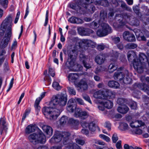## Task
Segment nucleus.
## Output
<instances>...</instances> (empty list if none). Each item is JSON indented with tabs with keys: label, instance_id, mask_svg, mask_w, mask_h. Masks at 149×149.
<instances>
[{
	"label": "nucleus",
	"instance_id": "8fccbe9b",
	"mask_svg": "<svg viewBox=\"0 0 149 149\" xmlns=\"http://www.w3.org/2000/svg\"><path fill=\"white\" fill-rule=\"evenodd\" d=\"M68 117L65 116H63L60 119V124L61 125H63L68 121Z\"/></svg>",
	"mask_w": 149,
	"mask_h": 149
},
{
	"label": "nucleus",
	"instance_id": "9b49d317",
	"mask_svg": "<svg viewBox=\"0 0 149 149\" xmlns=\"http://www.w3.org/2000/svg\"><path fill=\"white\" fill-rule=\"evenodd\" d=\"M123 36L124 39L128 42H133L135 40L134 35L128 31L125 32L123 34Z\"/></svg>",
	"mask_w": 149,
	"mask_h": 149
},
{
	"label": "nucleus",
	"instance_id": "f3484780",
	"mask_svg": "<svg viewBox=\"0 0 149 149\" xmlns=\"http://www.w3.org/2000/svg\"><path fill=\"white\" fill-rule=\"evenodd\" d=\"M107 13L103 10L101 11L100 13V19L98 20V22L100 24H106L105 22L107 20Z\"/></svg>",
	"mask_w": 149,
	"mask_h": 149
},
{
	"label": "nucleus",
	"instance_id": "c85d7f7f",
	"mask_svg": "<svg viewBox=\"0 0 149 149\" xmlns=\"http://www.w3.org/2000/svg\"><path fill=\"white\" fill-rule=\"evenodd\" d=\"M68 106L67 108L68 111L69 112H73L74 110L76 109V105L75 104L73 103H69L68 101Z\"/></svg>",
	"mask_w": 149,
	"mask_h": 149
},
{
	"label": "nucleus",
	"instance_id": "69168bd1",
	"mask_svg": "<svg viewBox=\"0 0 149 149\" xmlns=\"http://www.w3.org/2000/svg\"><path fill=\"white\" fill-rule=\"evenodd\" d=\"M118 139V138L117 135L115 134H113L112 137V140L113 142L114 143H116Z\"/></svg>",
	"mask_w": 149,
	"mask_h": 149
},
{
	"label": "nucleus",
	"instance_id": "0eeeda50",
	"mask_svg": "<svg viewBox=\"0 0 149 149\" xmlns=\"http://www.w3.org/2000/svg\"><path fill=\"white\" fill-rule=\"evenodd\" d=\"M133 65L134 68L139 73H141L143 72V63L142 61H139L138 59L137 58L134 60Z\"/></svg>",
	"mask_w": 149,
	"mask_h": 149
},
{
	"label": "nucleus",
	"instance_id": "ddd939ff",
	"mask_svg": "<svg viewBox=\"0 0 149 149\" xmlns=\"http://www.w3.org/2000/svg\"><path fill=\"white\" fill-rule=\"evenodd\" d=\"M77 87L82 91H86L88 88L87 81L85 79H81L78 84Z\"/></svg>",
	"mask_w": 149,
	"mask_h": 149
},
{
	"label": "nucleus",
	"instance_id": "338daca9",
	"mask_svg": "<svg viewBox=\"0 0 149 149\" xmlns=\"http://www.w3.org/2000/svg\"><path fill=\"white\" fill-rule=\"evenodd\" d=\"M112 40L115 43L117 44L120 41V39L119 37H115L112 39Z\"/></svg>",
	"mask_w": 149,
	"mask_h": 149
},
{
	"label": "nucleus",
	"instance_id": "2eb2a0df",
	"mask_svg": "<svg viewBox=\"0 0 149 149\" xmlns=\"http://www.w3.org/2000/svg\"><path fill=\"white\" fill-rule=\"evenodd\" d=\"M105 60V56L104 54H100L95 57V61L98 64L101 65L104 63Z\"/></svg>",
	"mask_w": 149,
	"mask_h": 149
},
{
	"label": "nucleus",
	"instance_id": "603ef678",
	"mask_svg": "<svg viewBox=\"0 0 149 149\" xmlns=\"http://www.w3.org/2000/svg\"><path fill=\"white\" fill-rule=\"evenodd\" d=\"M76 143L81 146L84 145L85 143V141L81 139L77 138L75 139Z\"/></svg>",
	"mask_w": 149,
	"mask_h": 149
},
{
	"label": "nucleus",
	"instance_id": "a19ab883",
	"mask_svg": "<svg viewBox=\"0 0 149 149\" xmlns=\"http://www.w3.org/2000/svg\"><path fill=\"white\" fill-rule=\"evenodd\" d=\"M137 46L136 44L133 43H130L125 46V48L127 49H134Z\"/></svg>",
	"mask_w": 149,
	"mask_h": 149
},
{
	"label": "nucleus",
	"instance_id": "4d7b16f0",
	"mask_svg": "<svg viewBox=\"0 0 149 149\" xmlns=\"http://www.w3.org/2000/svg\"><path fill=\"white\" fill-rule=\"evenodd\" d=\"M95 9V6L92 5L89 6V8H88V10L86 11L89 12L91 13H93Z\"/></svg>",
	"mask_w": 149,
	"mask_h": 149
},
{
	"label": "nucleus",
	"instance_id": "6e6552de",
	"mask_svg": "<svg viewBox=\"0 0 149 149\" xmlns=\"http://www.w3.org/2000/svg\"><path fill=\"white\" fill-rule=\"evenodd\" d=\"M92 41L87 39H83L81 40L79 42V46L84 49H87L88 47L91 46Z\"/></svg>",
	"mask_w": 149,
	"mask_h": 149
},
{
	"label": "nucleus",
	"instance_id": "e433bc0d",
	"mask_svg": "<svg viewBox=\"0 0 149 149\" xmlns=\"http://www.w3.org/2000/svg\"><path fill=\"white\" fill-rule=\"evenodd\" d=\"M79 61L83 63H84L88 59V57L83 53H81L79 55Z\"/></svg>",
	"mask_w": 149,
	"mask_h": 149
},
{
	"label": "nucleus",
	"instance_id": "774afa93",
	"mask_svg": "<svg viewBox=\"0 0 149 149\" xmlns=\"http://www.w3.org/2000/svg\"><path fill=\"white\" fill-rule=\"evenodd\" d=\"M84 67L87 69H88L91 68V66L89 63H88L86 62V61L84 63H83Z\"/></svg>",
	"mask_w": 149,
	"mask_h": 149
},
{
	"label": "nucleus",
	"instance_id": "393cba45",
	"mask_svg": "<svg viewBox=\"0 0 149 149\" xmlns=\"http://www.w3.org/2000/svg\"><path fill=\"white\" fill-rule=\"evenodd\" d=\"M76 102H78L79 104L81 105H83L84 104V102L83 100L80 98L75 97V98L71 99L69 100V103H74Z\"/></svg>",
	"mask_w": 149,
	"mask_h": 149
},
{
	"label": "nucleus",
	"instance_id": "37998d69",
	"mask_svg": "<svg viewBox=\"0 0 149 149\" xmlns=\"http://www.w3.org/2000/svg\"><path fill=\"white\" fill-rule=\"evenodd\" d=\"M125 73L127 74V76L124 78L123 81L124 84H130L131 81V79L127 75L128 72L127 70L126 71Z\"/></svg>",
	"mask_w": 149,
	"mask_h": 149
},
{
	"label": "nucleus",
	"instance_id": "72a5a7b5",
	"mask_svg": "<svg viewBox=\"0 0 149 149\" xmlns=\"http://www.w3.org/2000/svg\"><path fill=\"white\" fill-rule=\"evenodd\" d=\"M68 77L70 81H73L77 79L78 77V76L77 74L71 73L69 74Z\"/></svg>",
	"mask_w": 149,
	"mask_h": 149
},
{
	"label": "nucleus",
	"instance_id": "5701e85b",
	"mask_svg": "<svg viewBox=\"0 0 149 149\" xmlns=\"http://www.w3.org/2000/svg\"><path fill=\"white\" fill-rule=\"evenodd\" d=\"M36 129V127L33 125L31 124L27 126L25 129L26 134H29L34 132Z\"/></svg>",
	"mask_w": 149,
	"mask_h": 149
},
{
	"label": "nucleus",
	"instance_id": "c756f323",
	"mask_svg": "<svg viewBox=\"0 0 149 149\" xmlns=\"http://www.w3.org/2000/svg\"><path fill=\"white\" fill-rule=\"evenodd\" d=\"M45 92L43 93L41 95V97H39V99H37L36 100L35 104V106L36 109H37L38 110H39L40 109V107L39 105V102H40L41 100L42 99V98H43L45 96Z\"/></svg>",
	"mask_w": 149,
	"mask_h": 149
},
{
	"label": "nucleus",
	"instance_id": "bf43d9fd",
	"mask_svg": "<svg viewBox=\"0 0 149 149\" xmlns=\"http://www.w3.org/2000/svg\"><path fill=\"white\" fill-rule=\"evenodd\" d=\"M69 122L70 124H72L73 125H77L78 123V122L77 120H76L72 118H70L69 120Z\"/></svg>",
	"mask_w": 149,
	"mask_h": 149
},
{
	"label": "nucleus",
	"instance_id": "1a4fd4ad",
	"mask_svg": "<svg viewBox=\"0 0 149 149\" xmlns=\"http://www.w3.org/2000/svg\"><path fill=\"white\" fill-rule=\"evenodd\" d=\"M81 0H77L76 2L75 3L70 5V7L72 9L76 10L78 12L82 14V10H83V8H81Z\"/></svg>",
	"mask_w": 149,
	"mask_h": 149
},
{
	"label": "nucleus",
	"instance_id": "79ce46f5",
	"mask_svg": "<svg viewBox=\"0 0 149 149\" xmlns=\"http://www.w3.org/2000/svg\"><path fill=\"white\" fill-rule=\"evenodd\" d=\"M127 100L123 98H119L117 100V103L119 105H125V104L127 103Z\"/></svg>",
	"mask_w": 149,
	"mask_h": 149
},
{
	"label": "nucleus",
	"instance_id": "e2e57ef3",
	"mask_svg": "<svg viewBox=\"0 0 149 149\" xmlns=\"http://www.w3.org/2000/svg\"><path fill=\"white\" fill-rule=\"evenodd\" d=\"M83 97L84 99L88 102L90 103H92L90 98L88 95H83Z\"/></svg>",
	"mask_w": 149,
	"mask_h": 149
},
{
	"label": "nucleus",
	"instance_id": "20e7f679",
	"mask_svg": "<svg viewBox=\"0 0 149 149\" xmlns=\"http://www.w3.org/2000/svg\"><path fill=\"white\" fill-rule=\"evenodd\" d=\"M102 29L98 30L97 32V35L100 37H102L107 35L108 33L111 32V29L107 24H101Z\"/></svg>",
	"mask_w": 149,
	"mask_h": 149
},
{
	"label": "nucleus",
	"instance_id": "4468645a",
	"mask_svg": "<svg viewBox=\"0 0 149 149\" xmlns=\"http://www.w3.org/2000/svg\"><path fill=\"white\" fill-rule=\"evenodd\" d=\"M11 36V35L9 36L8 35L6 36V33L5 34L4 38L0 44V49H4L7 46Z\"/></svg>",
	"mask_w": 149,
	"mask_h": 149
},
{
	"label": "nucleus",
	"instance_id": "dca6fc26",
	"mask_svg": "<svg viewBox=\"0 0 149 149\" xmlns=\"http://www.w3.org/2000/svg\"><path fill=\"white\" fill-rule=\"evenodd\" d=\"M42 128L44 132L47 135L48 137H49L52 135L53 130L51 127L46 125H43L42 126Z\"/></svg>",
	"mask_w": 149,
	"mask_h": 149
},
{
	"label": "nucleus",
	"instance_id": "f8f14e48",
	"mask_svg": "<svg viewBox=\"0 0 149 149\" xmlns=\"http://www.w3.org/2000/svg\"><path fill=\"white\" fill-rule=\"evenodd\" d=\"M62 140V143L64 145H66L69 143L70 138L71 134L68 132H63L61 133Z\"/></svg>",
	"mask_w": 149,
	"mask_h": 149
},
{
	"label": "nucleus",
	"instance_id": "b1692460",
	"mask_svg": "<svg viewBox=\"0 0 149 149\" xmlns=\"http://www.w3.org/2000/svg\"><path fill=\"white\" fill-rule=\"evenodd\" d=\"M118 111L122 114L126 113L129 110V108L125 105H121L117 109Z\"/></svg>",
	"mask_w": 149,
	"mask_h": 149
},
{
	"label": "nucleus",
	"instance_id": "864d4df0",
	"mask_svg": "<svg viewBox=\"0 0 149 149\" xmlns=\"http://www.w3.org/2000/svg\"><path fill=\"white\" fill-rule=\"evenodd\" d=\"M68 92L71 95H75L76 94V92L75 90L72 87H68Z\"/></svg>",
	"mask_w": 149,
	"mask_h": 149
},
{
	"label": "nucleus",
	"instance_id": "6e6d98bb",
	"mask_svg": "<svg viewBox=\"0 0 149 149\" xmlns=\"http://www.w3.org/2000/svg\"><path fill=\"white\" fill-rule=\"evenodd\" d=\"M52 86L54 88V89L57 90L60 89L61 88L59 84L56 82H53L52 84Z\"/></svg>",
	"mask_w": 149,
	"mask_h": 149
},
{
	"label": "nucleus",
	"instance_id": "473e14b6",
	"mask_svg": "<svg viewBox=\"0 0 149 149\" xmlns=\"http://www.w3.org/2000/svg\"><path fill=\"white\" fill-rule=\"evenodd\" d=\"M103 104L104 107L108 109H111L113 107V104L112 102L109 100H107L105 102H103Z\"/></svg>",
	"mask_w": 149,
	"mask_h": 149
},
{
	"label": "nucleus",
	"instance_id": "4be33fe9",
	"mask_svg": "<svg viewBox=\"0 0 149 149\" xmlns=\"http://www.w3.org/2000/svg\"><path fill=\"white\" fill-rule=\"evenodd\" d=\"M68 58L75 59L78 54V51L76 49H74L71 51H68Z\"/></svg>",
	"mask_w": 149,
	"mask_h": 149
},
{
	"label": "nucleus",
	"instance_id": "ea45409f",
	"mask_svg": "<svg viewBox=\"0 0 149 149\" xmlns=\"http://www.w3.org/2000/svg\"><path fill=\"white\" fill-rule=\"evenodd\" d=\"M102 90H100L94 93L93 96L96 98L102 99Z\"/></svg>",
	"mask_w": 149,
	"mask_h": 149
},
{
	"label": "nucleus",
	"instance_id": "aec40b11",
	"mask_svg": "<svg viewBox=\"0 0 149 149\" xmlns=\"http://www.w3.org/2000/svg\"><path fill=\"white\" fill-rule=\"evenodd\" d=\"M5 120L4 118H1L0 120V133L1 134L3 131L6 132L7 128L6 125Z\"/></svg>",
	"mask_w": 149,
	"mask_h": 149
},
{
	"label": "nucleus",
	"instance_id": "39448f33",
	"mask_svg": "<svg viewBox=\"0 0 149 149\" xmlns=\"http://www.w3.org/2000/svg\"><path fill=\"white\" fill-rule=\"evenodd\" d=\"M75 59L68 58L67 61L66 63V65L68 67H73V70L78 71L82 69V67L80 65H75L74 63Z\"/></svg>",
	"mask_w": 149,
	"mask_h": 149
},
{
	"label": "nucleus",
	"instance_id": "6ab92c4d",
	"mask_svg": "<svg viewBox=\"0 0 149 149\" xmlns=\"http://www.w3.org/2000/svg\"><path fill=\"white\" fill-rule=\"evenodd\" d=\"M102 99H105L108 97H111L114 95V93L108 89L102 90Z\"/></svg>",
	"mask_w": 149,
	"mask_h": 149
},
{
	"label": "nucleus",
	"instance_id": "c9c22d12",
	"mask_svg": "<svg viewBox=\"0 0 149 149\" xmlns=\"http://www.w3.org/2000/svg\"><path fill=\"white\" fill-rule=\"evenodd\" d=\"M139 61H142V63H144L145 61L147 62L146 55L143 53H140L139 55Z\"/></svg>",
	"mask_w": 149,
	"mask_h": 149
},
{
	"label": "nucleus",
	"instance_id": "7c9ffc66",
	"mask_svg": "<svg viewBox=\"0 0 149 149\" xmlns=\"http://www.w3.org/2000/svg\"><path fill=\"white\" fill-rule=\"evenodd\" d=\"M108 86L111 88H118L119 86V84L115 81H110L108 83Z\"/></svg>",
	"mask_w": 149,
	"mask_h": 149
},
{
	"label": "nucleus",
	"instance_id": "09e8293b",
	"mask_svg": "<svg viewBox=\"0 0 149 149\" xmlns=\"http://www.w3.org/2000/svg\"><path fill=\"white\" fill-rule=\"evenodd\" d=\"M8 3V0H0V4L5 9L7 7Z\"/></svg>",
	"mask_w": 149,
	"mask_h": 149
},
{
	"label": "nucleus",
	"instance_id": "2f4dec72",
	"mask_svg": "<svg viewBox=\"0 0 149 149\" xmlns=\"http://www.w3.org/2000/svg\"><path fill=\"white\" fill-rule=\"evenodd\" d=\"M122 15L123 19H124L127 21H130L132 17H133L131 14L126 13H123Z\"/></svg>",
	"mask_w": 149,
	"mask_h": 149
},
{
	"label": "nucleus",
	"instance_id": "bb28decb",
	"mask_svg": "<svg viewBox=\"0 0 149 149\" xmlns=\"http://www.w3.org/2000/svg\"><path fill=\"white\" fill-rule=\"evenodd\" d=\"M124 77V75L120 72H116L115 73L114 75V78L115 80L119 79L121 81L123 79Z\"/></svg>",
	"mask_w": 149,
	"mask_h": 149
},
{
	"label": "nucleus",
	"instance_id": "4c0bfd02",
	"mask_svg": "<svg viewBox=\"0 0 149 149\" xmlns=\"http://www.w3.org/2000/svg\"><path fill=\"white\" fill-rule=\"evenodd\" d=\"M100 25H101V24H100L98 22L97 23L96 22L94 21L90 24L89 27L92 29H96Z\"/></svg>",
	"mask_w": 149,
	"mask_h": 149
},
{
	"label": "nucleus",
	"instance_id": "49530a36",
	"mask_svg": "<svg viewBox=\"0 0 149 149\" xmlns=\"http://www.w3.org/2000/svg\"><path fill=\"white\" fill-rule=\"evenodd\" d=\"M89 129L91 131H94L96 129V126L95 124L93 122L89 124Z\"/></svg>",
	"mask_w": 149,
	"mask_h": 149
},
{
	"label": "nucleus",
	"instance_id": "a18cd8bd",
	"mask_svg": "<svg viewBox=\"0 0 149 149\" xmlns=\"http://www.w3.org/2000/svg\"><path fill=\"white\" fill-rule=\"evenodd\" d=\"M116 66L114 63H111L109 66V72L111 73L117 69Z\"/></svg>",
	"mask_w": 149,
	"mask_h": 149
},
{
	"label": "nucleus",
	"instance_id": "a211bd4d",
	"mask_svg": "<svg viewBox=\"0 0 149 149\" xmlns=\"http://www.w3.org/2000/svg\"><path fill=\"white\" fill-rule=\"evenodd\" d=\"M51 139L56 142H59L61 141L62 142V137L61 133L58 131L56 132Z\"/></svg>",
	"mask_w": 149,
	"mask_h": 149
},
{
	"label": "nucleus",
	"instance_id": "680f3d73",
	"mask_svg": "<svg viewBox=\"0 0 149 149\" xmlns=\"http://www.w3.org/2000/svg\"><path fill=\"white\" fill-rule=\"evenodd\" d=\"M109 5V3L107 0H101V5L104 6H107Z\"/></svg>",
	"mask_w": 149,
	"mask_h": 149
},
{
	"label": "nucleus",
	"instance_id": "9d476101",
	"mask_svg": "<svg viewBox=\"0 0 149 149\" xmlns=\"http://www.w3.org/2000/svg\"><path fill=\"white\" fill-rule=\"evenodd\" d=\"M79 33L81 36H89L93 33V31L89 29L80 27L78 29Z\"/></svg>",
	"mask_w": 149,
	"mask_h": 149
},
{
	"label": "nucleus",
	"instance_id": "052dcab7",
	"mask_svg": "<svg viewBox=\"0 0 149 149\" xmlns=\"http://www.w3.org/2000/svg\"><path fill=\"white\" fill-rule=\"evenodd\" d=\"M100 137L107 142H109L110 141V139L108 137L104 134H100Z\"/></svg>",
	"mask_w": 149,
	"mask_h": 149
},
{
	"label": "nucleus",
	"instance_id": "13d9d810",
	"mask_svg": "<svg viewBox=\"0 0 149 149\" xmlns=\"http://www.w3.org/2000/svg\"><path fill=\"white\" fill-rule=\"evenodd\" d=\"M94 143L95 144H98L100 145H105V143L104 142L99 140L95 139L94 140Z\"/></svg>",
	"mask_w": 149,
	"mask_h": 149
},
{
	"label": "nucleus",
	"instance_id": "58836bf2",
	"mask_svg": "<svg viewBox=\"0 0 149 149\" xmlns=\"http://www.w3.org/2000/svg\"><path fill=\"white\" fill-rule=\"evenodd\" d=\"M135 85L140 89L145 91L147 85L144 83L135 84Z\"/></svg>",
	"mask_w": 149,
	"mask_h": 149
},
{
	"label": "nucleus",
	"instance_id": "f03ea898",
	"mask_svg": "<svg viewBox=\"0 0 149 149\" xmlns=\"http://www.w3.org/2000/svg\"><path fill=\"white\" fill-rule=\"evenodd\" d=\"M13 16L12 15H9L3 21L1 24V29L0 31H2L1 33H4L6 31V36L12 35V26Z\"/></svg>",
	"mask_w": 149,
	"mask_h": 149
},
{
	"label": "nucleus",
	"instance_id": "5fc2aeb1",
	"mask_svg": "<svg viewBox=\"0 0 149 149\" xmlns=\"http://www.w3.org/2000/svg\"><path fill=\"white\" fill-rule=\"evenodd\" d=\"M115 19L119 21L120 22H122L123 19L122 14L116 15L115 17Z\"/></svg>",
	"mask_w": 149,
	"mask_h": 149
},
{
	"label": "nucleus",
	"instance_id": "c03bdc74",
	"mask_svg": "<svg viewBox=\"0 0 149 149\" xmlns=\"http://www.w3.org/2000/svg\"><path fill=\"white\" fill-rule=\"evenodd\" d=\"M131 19L130 21L131 24L134 25L138 26L139 24V21L135 17H133Z\"/></svg>",
	"mask_w": 149,
	"mask_h": 149
},
{
	"label": "nucleus",
	"instance_id": "0e129e2a",
	"mask_svg": "<svg viewBox=\"0 0 149 149\" xmlns=\"http://www.w3.org/2000/svg\"><path fill=\"white\" fill-rule=\"evenodd\" d=\"M81 125L84 128H86L89 127V124L85 121H82L81 123Z\"/></svg>",
	"mask_w": 149,
	"mask_h": 149
},
{
	"label": "nucleus",
	"instance_id": "f257e3e1",
	"mask_svg": "<svg viewBox=\"0 0 149 149\" xmlns=\"http://www.w3.org/2000/svg\"><path fill=\"white\" fill-rule=\"evenodd\" d=\"M67 101L65 94H61L54 96L49 103L50 107H45L43 108V113L46 118L50 120H56L63 110L61 108L57 109L54 108L53 106L57 104L64 106L66 104Z\"/></svg>",
	"mask_w": 149,
	"mask_h": 149
},
{
	"label": "nucleus",
	"instance_id": "a878e982",
	"mask_svg": "<svg viewBox=\"0 0 149 149\" xmlns=\"http://www.w3.org/2000/svg\"><path fill=\"white\" fill-rule=\"evenodd\" d=\"M127 57L129 61H134L136 59V55L135 53L133 51H130L127 53Z\"/></svg>",
	"mask_w": 149,
	"mask_h": 149
},
{
	"label": "nucleus",
	"instance_id": "3c124183",
	"mask_svg": "<svg viewBox=\"0 0 149 149\" xmlns=\"http://www.w3.org/2000/svg\"><path fill=\"white\" fill-rule=\"evenodd\" d=\"M121 7L124 10L130 12L132 11L131 8L127 6V5L124 2H122L121 3Z\"/></svg>",
	"mask_w": 149,
	"mask_h": 149
},
{
	"label": "nucleus",
	"instance_id": "de8ad7c7",
	"mask_svg": "<svg viewBox=\"0 0 149 149\" xmlns=\"http://www.w3.org/2000/svg\"><path fill=\"white\" fill-rule=\"evenodd\" d=\"M81 2V8H83V10H82V13L84 11H86L88 10V8H89V5L84 2Z\"/></svg>",
	"mask_w": 149,
	"mask_h": 149
},
{
	"label": "nucleus",
	"instance_id": "412c9836",
	"mask_svg": "<svg viewBox=\"0 0 149 149\" xmlns=\"http://www.w3.org/2000/svg\"><path fill=\"white\" fill-rule=\"evenodd\" d=\"M68 21L73 24H81L83 23V21L81 19L78 17L74 16L69 18Z\"/></svg>",
	"mask_w": 149,
	"mask_h": 149
},
{
	"label": "nucleus",
	"instance_id": "f704fd0d",
	"mask_svg": "<svg viewBox=\"0 0 149 149\" xmlns=\"http://www.w3.org/2000/svg\"><path fill=\"white\" fill-rule=\"evenodd\" d=\"M68 146L69 149H81L80 147L75 143H70Z\"/></svg>",
	"mask_w": 149,
	"mask_h": 149
},
{
	"label": "nucleus",
	"instance_id": "cd10ccee",
	"mask_svg": "<svg viewBox=\"0 0 149 149\" xmlns=\"http://www.w3.org/2000/svg\"><path fill=\"white\" fill-rule=\"evenodd\" d=\"M144 125V123L141 121H136L134 122H132L130 124V126L132 127H137Z\"/></svg>",
	"mask_w": 149,
	"mask_h": 149
},
{
	"label": "nucleus",
	"instance_id": "7ed1b4c3",
	"mask_svg": "<svg viewBox=\"0 0 149 149\" xmlns=\"http://www.w3.org/2000/svg\"><path fill=\"white\" fill-rule=\"evenodd\" d=\"M28 138L30 141L35 145L44 144L46 141L45 136L42 131L31 134Z\"/></svg>",
	"mask_w": 149,
	"mask_h": 149
},
{
	"label": "nucleus",
	"instance_id": "423d86ee",
	"mask_svg": "<svg viewBox=\"0 0 149 149\" xmlns=\"http://www.w3.org/2000/svg\"><path fill=\"white\" fill-rule=\"evenodd\" d=\"M88 114L85 111H83L80 108H76L74 116L76 117H79L82 119H85L88 117Z\"/></svg>",
	"mask_w": 149,
	"mask_h": 149
}]
</instances>
